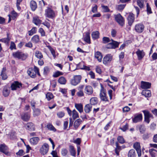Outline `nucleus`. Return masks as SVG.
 Masks as SVG:
<instances>
[{
    "label": "nucleus",
    "instance_id": "4be33fe9",
    "mask_svg": "<svg viewBox=\"0 0 157 157\" xmlns=\"http://www.w3.org/2000/svg\"><path fill=\"white\" fill-rule=\"evenodd\" d=\"M21 118L24 121H27L30 119V114L28 113H26L21 116Z\"/></svg>",
    "mask_w": 157,
    "mask_h": 157
},
{
    "label": "nucleus",
    "instance_id": "9b49d317",
    "mask_svg": "<svg viewBox=\"0 0 157 157\" xmlns=\"http://www.w3.org/2000/svg\"><path fill=\"white\" fill-rule=\"evenodd\" d=\"M133 147L137 151L138 157H141L142 153L140 143L138 142L135 143L133 145Z\"/></svg>",
    "mask_w": 157,
    "mask_h": 157
},
{
    "label": "nucleus",
    "instance_id": "09e8293b",
    "mask_svg": "<svg viewBox=\"0 0 157 157\" xmlns=\"http://www.w3.org/2000/svg\"><path fill=\"white\" fill-rule=\"evenodd\" d=\"M36 27L33 28L32 29L29 31V36H32L33 34L36 33Z\"/></svg>",
    "mask_w": 157,
    "mask_h": 157
},
{
    "label": "nucleus",
    "instance_id": "4c0bfd02",
    "mask_svg": "<svg viewBox=\"0 0 157 157\" xmlns=\"http://www.w3.org/2000/svg\"><path fill=\"white\" fill-rule=\"evenodd\" d=\"M58 81L61 84H65L66 83V80L64 77L62 76L59 78Z\"/></svg>",
    "mask_w": 157,
    "mask_h": 157
},
{
    "label": "nucleus",
    "instance_id": "a878e982",
    "mask_svg": "<svg viewBox=\"0 0 157 157\" xmlns=\"http://www.w3.org/2000/svg\"><path fill=\"white\" fill-rule=\"evenodd\" d=\"M82 121V120L79 118L75 120L74 124V126L75 129H77Z\"/></svg>",
    "mask_w": 157,
    "mask_h": 157
},
{
    "label": "nucleus",
    "instance_id": "de8ad7c7",
    "mask_svg": "<svg viewBox=\"0 0 157 157\" xmlns=\"http://www.w3.org/2000/svg\"><path fill=\"white\" fill-rule=\"evenodd\" d=\"M53 97V94L50 92H48L46 94V98L48 101L52 99Z\"/></svg>",
    "mask_w": 157,
    "mask_h": 157
},
{
    "label": "nucleus",
    "instance_id": "e433bc0d",
    "mask_svg": "<svg viewBox=\"0 0 157 157\" xmlns=\"http://www.w3.org/2000/svg\"><path fill=\"white\" fill-rule=\"evenodd\" d=\"M32 41L35 43L39 41L40 39L38 35H36L33 36L32 38Z\"/></svg>",
    "mask_w": 157,
    "mask_h": 157
},
{
    "label": "nucleus",
    "instance_id": "4d7b16f0",
    "mask_svg": "<svg viewBox=\"0 0 157 157\" xmlns=\"http://www.w3.org/2000/svg\"><path fill=\"white\" fill-rule=\"evenodd\" d=\"M147 11L148 14H151L152 13L151 8L149 5L148 3L147 4Z\"/></svg>",
    "mask_w": 157,
    "mask_h": 157
},
{
    "label": "nucleus",
    "instance_id": "7c9ffc66",
    "mask_svg": "<svg viewBox=\"0 0 157 157\" xmlns=\"http://www.w3.org/2000/svg\"><path fill=\"white\" fill-rule=\"evenodd\" d=\"M30 6L33 11H35L37 8L36 2L34 1H31L30 2Z\"/></svg>",
    "mask_w": 157,
    "mask_h": 157
},
{
    "label": "nucleus",
    "instance_id": "9d476101",
    "mask_svg": "<svg viewBox=\"0 0 157 157\" xmlns=\"http://www.w3.org/2000/svg\"><path fill=\"white\" fill-rule=\"evenodd\" d=\"M144 25L141 23L136 24L135 27V29L136 32L138 33H142L144 29Z\"/></svg>",
    "mask_w": 157,
    "mask_h": 157
},
{
    "label": "nucleus",
    "instance_id": "c756f323",
    "mask_svg": "<svg viewBox=\"0 0 157 157\" xmlns=\"http://www.w3.org/2000/svg\"><path fill=\"white\" fill-rule=\"evenodd\" d=\"M142 93L143 95L146 97H150L151 96V91L148 90H143Z\"/></svg>",
    "mask_w": 157,
    "mask_h": 157
},
{
    "label": "nucleus",
    "instance_id": "72a5a7b5",
    "mask_svg": "<svg viewBox=\"0 0 157 157\" xmlns=\"http://www.w3.org/2000/svg\"><path fill=\"white\" fill-rule=\"evenodd\" d=\"M128 157H136V154L135 150L133 149H131L128 152Z\"/></svg>",
    "mask_w": 157,
    "mask_h": 157
},
{
    "label": "nucleus",
    "instance_id": "e2e57ef3",
    "mask_svg": "<svg viewBox=\"0 0 157 157\" xmlns=\"http://www.w3.org/2000/svg\"><path fill=\"white\" fill-rule=\"evenodd\" d=\"M57 115L59 118H61L64 116V113L62 112H60L57 113Z\"/></svg>",
    "mask_w": 157,
    "mask_h": 157
},
{
    "label": "nucleus",
    "instance_id": "1a4fd4ad",
    "mask_svg": "<svg viewBox=\"0 0 157 157\" xmlns=\"http://www.w3.org/2000/svg\"><path fill=\"white\" fill-rule=\"evenodd\" d=\"M112 42L106 45V48L108 49L112 48L115 49L118 47L119 43L113 40H111Z\"/></svg>",
    "mask_w": 157,
    "mask_h": 157
},
{
    "label": "nucleus",
    "instance_id": "a19ab883",
    "mask_svg": "<svg viewBox=\"0 0 157 157\" xmlns=\"http://www.w3.org/2000/svg\"><path fill=\"white\" fill-rule=\"evenodd\" d=\"M98 103L97 98L94 97L90 99V104L91 105H94Z\"/></svg>",
    "mask_w": 157,
    "mask_h": 157
},
{
    "label": "nucleus",
    "instance_id": "5fc2aeb1",
    "mask_svg": "<svg viewBox=\"0 0 157 157\" xmlns=\"http://www.w3.org/2000/svg\"><path fill=\"white\" fill-rule=\"evenodd\" d=\"M10 41V39L9 38L8 35L6 38H2L0 39V41L4 42V43H8Z\"/></svg>",
    "mask_w": 157,
    "mask_h": 157
},
{
    "label": "nucleus",
    "instance_id": "6e6552de",
    "mask_svg": "<svg viewBox=\"0 0 157 157\" xmlns=\"http://www.w3.org/2000/svg\"><path fill=\"white\" fill-rule=\"evenodd\" d=\"M116 21L121 26H123L124 24V20L120 14L119 13L115 16Z\"/></svg>",
    "mask_w": 157,
    "mask_h": 157
},
{
    "label": "nucleus",
    "instance_id": "ddd939ff",
    "mask_svg": "<svg viewBox=\"0 0 157 157\" xmlns=\"http://www.w3.org/2000/svg\"><path fill=\"white\" fill-rule=\"evenodd\" d=\"M112 59V56L110 54H109L105 56L103 60V63L106 65L109 63Z\"/></svg>",
    "mask_w": 157,
    "mask_h": 157
},
{
    "label": "nucleus",
    "instance_id": "c9c22d12",
    "mask_svg": "<svg viewBox=\"0 0 157 157\" xmlns=\"http://www.w3.org/2000/svg\"><path fill=\"white\" fill-rule=\"evenodd\" d=\"M136 128L139 129L140 132L142 133H143L146 129L144 125L143 124L137 126Z\"/></svg>",
    "mask_w": 157,
    "mask_h": 157
},
{
    "label": "nucleus",
    "instance_id": "2eb2a0df",
    "mask_svg": "<svg viewBox=\"0 0 157 157\" xmlns=\"http://www.w3.org/2000/svg\"><path fill=\"white\" fill-rule=\"evenodd\" d=\"M143 112L144 114L145 121L148 124L150 122L149 118L152 115L147 110H144L143 111Z\"/></svg>",
    "mask_w": 157,
    "mask_h": 157
},
{
    "label": "nucleus",
    "instance_id": "f257e3e1",
    "mask_svg": "<svg viewBox=\"0 0 157 157\" xmlns=\"http://www.w3.org/2000/svg\"><path fill=\"white\" fill-rule=\"evenodd\" d=\"M27 73L29 76L33 78L36 77V74H37L39 76L40 75L39 73V69L36 66H34V68H29L28 70Z\"/></svg>",
    "mask_w": 157,
    "mask_h": 157
},
{
    "label": "nucleus",
    "instance_id": "bb28decb",
    "mask_svg": "<svg viewBox=\"0 0 157 157\" xmlns=\"http://www.w3.org/2000/svg\"><path fill=\"white\" fill-rule=\"evenodd\" d=\"M95 57L99 62H101L102 56L101 53L99 52H97L95 53Z\"/></svg>",
    "mask_w": 157,
    "mask_h": 157
},
{
    "label": "nucleus",
    "instance_id": "ea45409f",
    "mask_svg": "<svg viewBox=\"0 0 157 157\" xmlns=\"http://www.w3.org/2000/svg\"><path fill=\"white\" fill-rule=\"evenodd\" d=\"M72 117L74 120H75V119L79 117V115L78 113L75 109L72 111Z\"/></svg>",
    "mask_w": 157,
    "mask_h": 157
},
{
    "label": "nucleus",
    "instance_id": "864d4df0",
    "mask_svg": "<svg viewBox=\"0 0 157 157\" xmlns=\"http://www.w3.org/2000/svg\"><path fill=\"white\" fill-rule=\"evenodd\" d=\"M125 6V5H119L116 6V8L117 10L121 11L122 10Z\"/></svg>",
    "mask_w": 157,
    "mask_h": 157
},
{
    "label": "nucleus",
    "instance_id": "412c9836",
    "mask_svg": "<svg viewBox=\"0 0 157 157\" xmlns=\"http://www.w3.org/2000/svg\"><path fill=\"white\" fill-rule=\"evenodd\" d=\"M26 128L29 131L34 130L35 128L33 124L31 122L27 123L25 126Z\"/></svg>",
    "mask_w": 157,
    "mask_h": 157
},
{
    "label": "nucleus",
    "instance_id": "58836bf2",
    "mask_svg": "<svg viewBox=\"0 0 157 157\" xmlns=\"http://www.w3.org/2000/svg\"><path fill=\"white\" fill-rule=\"evenodd\" d=\"M63 75V73L59 71H57L54 73L52 76L53 77L57 78L59 76L62 75Z\"/></svg>",
    "mask_w": 157,
    "mask_h": 157
},
{
    "label": "nucleus",
    "instance_id": "37998d69",
    "mask_svg": "<svg viewBox=\"0 0 157 157\" xmlns=\"http://www.w3.org/2000/svg\"><path fill=\"white\" fill-rule=\"evenodd\" d=\"M70 148L71 155L73 156H75L76 155V152L74 147L72 146H70Z\"/></svg>",
    "mask_w": 157,
    "mask_h": 157
},
{
    "label": "nucleus",
    "instance_id": "f3484780",
    "mask_svg": "<svg viewBox=\"0 0 157 157\" xmlns=\"http://www.w3.org/2000/svg\"><path fill=\"white\" fill-rule=\"evenodd\" d=\"M151 86V83L141 81V87L143 89H147L150 88Z\"/></svg>",
    "mask_w": 157,
    "mask_h": 157
},
{
    "label": "nucleus",
    "instance_id": "20e7f679",
    "mask_svg": "<svg viewBox=\"0 0 157 157\" xmlns=\"http://www.w3.org/2000/svg\"><path fill=\"white\" fill-rule=\"evenodd\" d=\"M81 78V76L80 75L74 76L73 78L71 80V84L72 85L76 86L80 82Z\"/></svg>",
    "mask_w": 157,
    "mask_h": 157
},
{
    "label": "nucleus",
    "instance_id": "0e129e2a",
    "mask_svg": "<svg viewBox=\"0 0 157 157\" xmlns=\"http://www.w3.org/2000/svg\"><path fill=\"white\" fill-rule=\"evenodd\" d=\"M79 91L77 92V95L79 97H82L84 95V94L83 92V90H78Z\"/></svg>",
    "mask_w": 157,
    "mask_h": 157
},
{
    "label": "nucleus",
    "instance_id": "c85d7f7f",
    "mask_svg": "<svg viewBox=\"0 0 157 157\" xmlns=\"http://www.w3.org/2000/svg\"><path fill=\"white\" fill-rule=\"evenodd\" d=\"M39 139L38 137H35L31 138L29 141L33 144H37L39 140Z\"/></svg>",
    "mask_w": 157,
    "mask_h": 157
},
{
    "label": "nucleus",
    "instance_id": "774afa93",
    "mask_svg": "<svg viewBox=\"0 0 157 157\" xmlns=\"http://www.w3.org/2000/svg\"><path fill=\"white\" fill-rule=\"evenodd\" d=\"M25 46L29 48H31L33 46V44L31 42H29L25 44Z\"/></svg>",
    "mask_w": 157,
    "mask_h": 157
},
{
    "label": "nucleus",
    "instance_id": "603ef678",
    "mask_svg": "<svg viewBox=\"0 0 157 157\" xmlns=\"http://www.w3.org/2000/svg\"><path fill=\"white\" fill-rule=\"evenodd\" d=\"M50 71V69L48 67H45L44 68L43 74L45 75H47Z\"/></svg>",
    "mask_w": 157,
    "mask_h": 157
},
{
    "label": "nucleus",
    "instance_id": "393cba45",
    "mask_svg": "<svg viewBox=\"0 0 157 157\" xmlns=\"http://www.w3.org/2000/svg\"><path fill=\"white\" fill-rule=\"evenodd\" d=\"M33 22L36 25H38L41 24V20L38 16H35L33 17Z\"/></svg>",
    "mask_w": 157,
    "mask_h": 157
},
{
    "label": "nucleus",
    "instance_id": "5701e85b",
    "mask_svg": "<svg viewBox=\"0 0 157 157\" xmlns=\"http://www.w3.org/2000/svg\"><path fill=\"white\" fill-rule=\"evenodd\" d=\"M84 40L86 43L88 44L90 43V33L89 32L86 33V35L83 38Z\"/></svg>",
    "mask_w": 157,
    "mask_h": 157
},
{
    "label": "nucleus",
    "instance_id": "39448f33",
    "mask_svg": "<svg viewBox=\"0 0 157 157\" xmlns=\"http://www.w3.org/2000/svg\"><path fill=\"white\" fill-rule=\"evenodd\" d=\"M8 147L4 144L0 145V151L1 152L6 155L10 156V153L8 151Z\"/></svg>",
    "mask_w": 157,
    "mask_h": 157
},
{
    "label": "nucleus",
    "instance_id": "79ce46f5",
    "mask_svg": "<svg viewBox=\"0 0 157 157\" xmlns=\"http://www.w3.org/2000/svg\"><path fill=\"white\" fill-rule=\"evenodd\" d=\"M47 47L50 51L53 57L55 58L56 57V52L55 50L50 46H48Z\"/></svg>",
    "mask_w": 157,
    "mask_h": 157
},
{
    "label": "nucleus",
    "instance_id": "6ab92c4d",
    "mask_svg": "<svg viewBox=\"0 0 157 157\" xmlns=\"http://www.w3.org/2000/svg\"><path fill=\"white\" fill-rule=\"evenodd\" d=\"M85 92L88 95H91L93 93L92 87L90 86H86L84 89Z\"/></svg>",
    "mask_w": 157,
    "mask_h": 157
},
{
    "label": "nucleus",
    "instance_id": "4468645a",
    "mask_svg": "<svg viewBox=\"0 0 157 157\" xmlns=\"http://www.w3.org/2000/svg\"><path fill=\"white\" fill-rule=\"evenodd\" d=\"M142 115L141 114H135L132 119L133 122L136 123L142 121Z\"/></svg>",
    "mask_w": 157,
    "mask_h": 157
},
{
    "label": "nucleus",
    "instance_id": "bf43d9fd",
    "mask_svg": "<svg viewBox=\"0 0 157 157\" xmlns=\"http://www.w3.org/2000/svg\"><path fill=\"white\" fill-rule=\"evenodd\" d=\"M67 150L66 149L63 148L62 149L61 154L63 156H66L67 155Z\"/></svg>",
    "mask_w": 157,
    "mask_h": 157
},
{
    "label": "nucleus",
    "instance_id": "680f3d73",
    "mask_svg": "<svg viewBox=\"0 0 157 157\" xmlns=\"http://www.w3.org/2000/svg\"><path fill=\"white\" fill-rule=\"evenodd\" d=\"M10 48L11 50H12L13 49H16V47L15 43L13 42H11L10 43Z\"/></svg>",
    "mask_w": 157,
    "mask_h": 157
},
{
    "label": "nucleus",
    "instance_id": "0eeeda50",
    "mask_svg": "<svg viewBox=\"0 0 157 157\" xmlns=\"http://www.w3.org/2000/svg\"><path fill=\"white\" fill-rule=\"evenodd\" d=\"M49 149V146L48 144L46 143H44L40 148V153L43 155L46 154Z\"/></svg>",
    "mask_w": 157,
    "mask_h": 157
},
{
    "label": "nucleus",
    "instance_id": "a18cd8bd",
    "mask_svg": "<svg viewBox=\"0 0 157 157\" xmlns=\"http://www.w3.org/2000/svg\"><path fill=\"white\" fill-rule=\"evenodd\" d=\"M103 11L104 12H109L110 10L107 6H104L102 4L101 5Z\"/></svg>",
    "mask_w": 157,
    "mask_h": 157
},
{
    "label": "nucleus",
    "instance_id": "13d9d810",
    "mask_svg": "<svg viewBox=\"0 0 157 157\" xmlns=\"http://www.w3.org/2000/svg\"><path fill=\"white\" fill-rule=\"evenodd\" d=\"M25 154V152L23 150H20L19 151L16 153V154L17 155L21 156Z\"/></svg>",
    "mask_w": 157,
    "mask_h": 157
},
{
    "label": "nucleus",
    "instance_id": "c03bdc74",
    "mask_svg": "<svg viewBox=\"0 0 157 157\" xmlns=\"http://www.w3.org/2000/svg\"><path fill=\"white\" fill-rule=\"evenodd\" d=\"M33 116L34 117H36L39 115L40 113V110L38 109H33Z\"/></svg>",
    "mask_w": 157,
    "mask_h": 157
},
{
    "label": "nucleus",
    "instance_id": "69168bd1",
    "mask_svg": "<svg viewBox=\"0 0 157 157\" xmlns=\"http://www.w3.org/2000/svg\"><path fill=\"white\" fill-rule=\"evenodd\" d=\"M39 32L40 33L42 36H44L45 35V33L44 29L42 28H40Z\"/></svg>",
    "mask_w": 157,
    "mask_h": 157
},
{
    "label": "nucleus",
    "instance_id": "8fccbe9b",
    "mask_svg": "<svg viewBox=\"0 0 157 157\" xmlns=\"http://www.w3.org/2000/svg\"><path fill=\"white\" fill-rule=\"evenodd\" d=\"M117 140L118 142L121 144H123L125 142V140L121 136H119L117 137Z\"/></svg>",
    "mask_w": 157,
    "mask_h": 157
},
{
    "label": "nucleus",
    "instance_id": "f704fd0d",
    "mask_svg": "<svg viewBox=\"0 0 157 157\" xmlns=\"http://www.w3.org/2000/svg\"><path fill=\"white\" fill-rule=\"evenodd\" d=\"M35 56L36 58L40 59L43 57V56L42 53L40 52L37 50L35 51Z\"/></svg>",
    "mask_w": 157,
    "mask_h": 157
},
{
    "label": "nucleus",
    "instance_id": "338daca9",
    "mask_svg": "<svg viewBox=\"0 0 157 157\" xmlns=\"http://www.w3.org/2000/svg\"><path fill=\"white\" fill-rule=\"evenodd\" d=\"M11 17L12 18H15L17 16V13L14 11H12L11 13Z\"/></svg>",
    "mask_w": 157,
    "mask_h": 157
},
{
    "label": "nucleus",
    "instance_id": "aec40b11",
    "mask_svg": "<svg viewBox=\"0 0 157 157\" xmlns=\"http://www.w3.org/2000/svg\"><path fill=\"white\" fill-rule=\"evenodd\" d=\"M9 87L7 86L4 87L2 90V94L5 97H8L10 93V90Z\"/></svg>",
    "mask_w": 157,
    "mask_h": 157
},
{
    "label": "nucleus",
    "instance_id": "f03ea898",
    "mask_svg": "<svg viewBox=\"0 0 157 157\" xmlns=\"http://www.w3.org/2000/svg\"><path fill=\"white\" fill-rule=\"evenodd\" d=\"M12 55L14 58L20 59L22 60H25L28 56L27 54L19 51L13 52Z\"/></svg>",
    "mask_w": 157,
    "mask_h": 157
},
{
    "label": "nucleus",
    "instance_id": "cd10ccee",
    "mask_svg": "<svg viewBox=\"0 0 157 157\" xmlns=\"http://www.w3.org/2000/svg\"><path fill=\"white\" fill-rule=\"evenodd\" d=\"M75 107L80 113H82L83 112V106L81 104L76 103L75 104Z\"/></svg>",
    "mask_w": 157,
    "mask_h": 157
},
{
    "label": "nucleus",
    "instance_id": "49530a36",
    "mask_svg": "<svg viewBox=\"0 0 157 157\" xmlns=\"http://www.w3.org/2000/svg\"><path fill=\"white\" fill-rule=\"evenodd\" d=\"M47 128L50 130L53 131L55 132L56 129L51 124H49L47 125Z\"/></svg>",
    "mask_w": 157,
    "mask_h": 157
},
{
    "label": "nucleus",
    "instance_id": "052dcab7",
    "mask_svg": "<svg viewBox=\"0 0 157 157\" xmlns=\"http://www.w3.org/2000/svg\"><path fill=\"white\" fill-rule=\"evenodd\" d=\"M103 43L104 44L110 41V39L107 37H104L102 39Z\"/></svg>",
    "mask_w": 157,
    "mask_h": 157
},
{
    "label": "nucleus",
    "instance_id": "b1692460",
    "mask_svg": "<svg viewBox=\"0 0 157 157\" xmlns=\"http://www.w3.org/2000/svg\"><path fill=\"white\" fill-rule=\"evenodd\" d=\"M6 69L5 67H3L1 71V76L2 77V79L3 80L6 79L7 78V76L6 73Z\"/></svg>",
    "mask_w": 157,
    "mask_h": 157
},
{
    "label": "nucleus",
    "instance_id": "dca6fc26",
    "mask_svg": "<svg viewBox=\"0 0 157 157\" xmlns=\"http://www.w3.org/2000/svg\"><path fill=\"white\" fill-rule=\"evenodd\" d=\"M137 56L138 59L141 60L145 55V53L143 50H140L138 49L136 52Z\"/></svg>",
    "mask_w": 157,
    "mask_h": 157
},
{
    "label": "nucleus",
    "instance_id": "a211bd4d",
    "mask_svg": "<svg viewBox=\"0 0 157 157\" xmlns=\"http://www.w3.org/2000/svg\"><path fill=\"white\" fill-rule=\"evenodd\" d=\"M128 20L129 25L131 26L134 21V14L132 13H130L128 17Z\"/></svg>",
    "mask_w": 157,
    "mask_h": 157
},
{
    "label": "nucleus",
    "instance_id": "7ed1b4c3",
    "mask_svg": "<svg viewBox=\"0 0 157 157\" xmlns=\"http://www.w3.org/2000/svg\"><path fill=\"white\" fill-rule=\"evenodd\" d=\"M101 89L100 91V97L101 100L103 101H108V97L107 96L106 92L104 89L103 86L101 84Z\"/></svg>",
    "mask_w": 157,
    "mask_h": 157
},
{
    "label": "nucleus",
    "instance_id": "3c124183",
    "mask_svg": "<svg viewBox=\"0 0 157 157\" xmlns=\"http://www.w3.org/2000/svg\"><path fill=\"white\" fill-rule=\"evenodd\" d=\"M149 153H150L151 157H155V152L156 151L154 149H151L149 150Z\"/></svg>",
    "mask_w": 157,
    "mask_h": 157
},
{
    "label": "nucleus",
    "instance_id": "473e14b6",
    "mask_svg": "<svg viewBox=\"0 0 157 157\" xmlns=\"http://www.w3.org/2000/svg\"><path fill=\"white\" fill-rule=\"evenodd\" d=\"M99 33L98 31L93 32L91 34L92 37L94 40L98 39L99 37Z\"/></svg>",
    "mask_w": 157,
    "mask_h": 157
},
{
    "label": "nucleus",
    "instance_id": "423d86ee",
    "mask_svg": "<svg viewBox=\"0 0 157 157\" xmlns=\"http://www.w3.org/2000/svg\"><path fill=\"white\" fill-rule=\"evenodd\" d=\"M45 14L47 17L52 19L55 17V12L50 8H48L45 10Z\"/></svg>",
    "mask_w": 157,
    "mask_h": 157
},
{
    "label": "nucleus",
    "instance_id": "6e6d98bb",
    "mask_svg": "<svg viewBox=\"0 0 157 157\" xmlns=\"http://www.w3.org/2000/svg\"><path fill=\"white\" fill-rule=\"evenodd\" d=\"M137 2L138 6L140 8H142L144 6V2L140 0H137Z\"/></svg>",
    "mask_w": 157,
    "mask_h": 157
},
{
    "label": "nucleus",
    "instance_id": "f8f14e48",
    "mask_svg": "<svg viewBox=\"0 0 157 157\" xmlns=\"http://www.w3.org/2000/svg\"><path fill=\"white\" fill-rule=\"evenodd\" d=\"M22 84L21 83L17 81H15L12 83L11 86V88L12 90H15L18 88L21 87Z\"/></svg>",
    "mask_w": 157,
    "mask_h": 157
},
{
    "label": "nucleus",
    "instance_id": "2f4dec72",
    "mask_svg": "<svg viewBox=\"0 0 157 157\" xmlns=\"http://www.w3.org/2000/svg\"><path fill=\"white\" fill-rule=\"evenodd\" d=\"M92 105L90 104L86 105L84 108L85 112L86 113H89L91 111L92 109Z\"/></svg>",
    "mask_w": 157,
    "mask_h": 157
}]
</instances>
